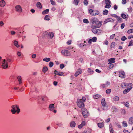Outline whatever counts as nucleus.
Wrapping results in <instances>:
<instances>
[{
	"label": "nucleus",
	"mask_w": 133,
	"mask_h": 133,
	"mask_svg": "<svg viewBox=\"0 0 133 133\" xmlns=\"http://www.w3.org/2000/svg\"><path fill=\"white\" fill-rule=\"evenodd\" d=\"M102 21H99L98 23H97L98 24H96L95 26V28H99L101 26L102 24Z\"/></svg>",
	"instance_id": "4468645a"
},
{
	"label": "nucleus",
	"mask_w": 133,
	"mask_h": 133,
	"mask_svg": "<svg viewBox=\"0 0 133 133\" xmlns=\"http://www.w3.org/2000/svg\"><path fill=\"white\" fill-rule=\"evenodd\" d=\"M128 123L129 124H133V117H131L129 119Z\"/></svg>",
	"instance_id": "393cba45"
},
{
	"label": "nucleus",
	"mask_w": 133,
	"mask_h": 133,
	"mask_svg": "<svg viewBox=\"0 0 133 133\" xmlns=\"http://www.w3.org/2000/svg\"><path fill=\"white\" fill-rule=\"evenodd\" d=\"M132 87H131L129 88H127L124 90L123 93L124 94H126L129 92L132 88Z\"/></svg>",
	"instance_id": "dca6fc26"
},
{
	"label": "nucleus",
	"mask_w": 133,
	"mask_h": 133,
	"mask_svg": "<svg viewBox=\"0 0 133 133\" xmlns=\"http://www.w3.org/2000/svg\"><path fill=\"white\" fill-rule=\"evenodd\" d=\"M92 32L95 34L97 35L100 34L102 32V31L101 30L98 29L96 28H93L91 29Z\"/></svg>",
	"instance_id": "f257e3e1"
},
{
	"label": "nucleus",
	"mask_w": 133,
	"mask_h": 133,
	"mask_svg": "<svg viewBox=\"0 0 133 133\" xmlns=\"http://www.w3.org/2000/svg\"><path fill=\"white\" fill-rule=\"evenodd\" d=\"M101 97V96L97 94L93 95V98L94 99H97L100 98Z\"/></svg>",
	"instance_id": "5701e85b"
},
{
	"label": "nucleus",
	"mask_w": 133,
	"mask_h": 133,
	"mask_svg": "<svg viewBox=\"0 0 133 133\" xmlns=\"http://www.w3.org/2000/svg\"><path fill=\"white\" fill-rule=\"evenodd\" d=\"M54 74L57 75H59V76H62L63 74V72H58L56 70L54 71Z\"/></svg>",
	"instance_id": "f3484780"
},
{
	"label": "nucleus",
	"mask_w": 133,
	"mask_h": 133,
	"mask_svg": "<svg viewBox=\"0 0 133 133\" xmlns=\"http://www.w3.org/2000/svg\"><path fill=\"white\" fill-rule=\"evenodd\" d=\"M97 125L100 128H102L104 126V123L103 122L102 123H98L97 124Z\"/></svg>",
	"instance_id": "bb28decb"
},
{
	"label": "nucleus",
	"mask_w": 133,
	"mask_h": 133,
	"mask_svg": "<svg viewBox=\"0 0 133 133\" xmlns=\"http://www.w3.org/2000/svg\"><path fill=\"white\" fill-rule=\"evenodd\" d=\"M86 46V45L85 44H84L83 43H80L79 45V46L80 47H82Z\"/></svg>",
	"instance_id": "6e6d98bb"
},
{
	"label": "nucleus",
	"mask_w": 133,
	"mask_h": 133,
	"mask_svg": "<svg viewBox=\"0 0 133 133\" xmlns=\"http://www.w3.org/2000/svg\"><path fill=\"white\" fill-rule=\"evenodd\" d=\"M108 13V11L106 10L105 9L103 10V15H106Z\"/></svg>",
	"instance_id": "c03bdc74"
},
{
	"label": "nucleus",
	"mask_w": 133,
	"mask_h": 133,
	"mask_svg": "<svg viewBox=\"0 0 133 133\" xmlns=\"http://www.w3.org/2000/svg\"><path fill=\"white\" fill-rule=\"evenodd\" d=\"M83 3L85 5H87L88 4V2L87 0H85L84 1Z\"/></svg>",
	"instance_id": "864d4df0"
},
{
	"label": "nucleus",
	"mask_w": 133,
	"mask_h": 133,
	"mask_svg": "<svg viewBox=\"0 0 133 133\" xmlns=\"http://www.w3.org/2000/svg\"><path fill=\"white\" fill-rule=\"evenodd\" d=\"M98 19L95 17L92 18L90 19V22L92 24L94 23L97 24L98 22Z\"/></svg>",
	"instance_id": "7ed1b4c3"
},
{
	"label": "nucleus",
	"mask_w": 133,
	"mask_h": 133,
	"mask_svg": "<svg viewBox=\"0 0 133 133\" xmlns=\"http://www.w3.org/2000/svg\"><path fill=\"white\" fill-rule=\"evenodd\" d=\"M127 84L125 83H122L121 85V87L123 88H127Z\"/></svg>",
	"instance_id": "4be33fe9"
},
{
	"label": "nucleus",
	"mask_w": 133,
	"mask_h": 133,
	"mask_svg": "<svg viewBox=\"0 0 133 133\" xmlns=\"http://www.w3.org/2000/svg\"><path fill=\"white\" fill-rule=\"evenodd\" d=\"M50 2L52 5H55V1H54L53 0H50Z\"/></svg>",
	"instance_id": "0e129e2a"
},
{
	"label": "nucleus",
	"mask_w": 133,
	"mask_h": 133,
	"mask_svg": "<svg viewBox=\"0 0 133 133\" xmlns=\"http://www.w3.org/2000/svg\"><path fill=\"white\" fill-rule=\"evenodd\" d=\"M88 71L90 74H92L94 72V71L90 68H88Z\"/></svg>",
	"instance_id": "c9c22d12"
},
{
	"label": "nucleus",
	"mask_w": 133,
	"mask_h": 133,
	"mask_svg": "<svg viewBox=\"0 0 133 133\" xmlns=\"http://www.w3.org/2000/svg\"><path fill=\"white\" fill-rule=\"evenodd\" d=\"M48 68L47 67H44L42 69V71L44 73H45L47 71Z\"/></svg>",
	"instance_id": "7c9ffc66"
},
{
	"label": "nucleus",
	"mask_w": 133,
	"mask_h": 133,
	"mask_svg": "<svg viewBox=\"0 0 133 133\" xmlns=\"http://www.w3.org/2000/svg\"><path fill=\"white\" fill-rule=\"evenodd\" d=\"M17 109L16 110V111L17 113H19L20 112V109L18 107V106L17 105V107H16Z\"/></svg>",
	"instance_id": "4d7b16f0"
},
{
	"label": "nucleus",
	"mask_w": 133,
	"mask_h": 133,
	"mask_svg": "<svg viewBox=\"0 0 133 133\" xmlns=\"http://www.w3.org/2000/svg\"><path fill=\"white\" fill-rule=\"evenodd\" d=\"M85 131L86 133H91V130L90 129L87 128Z\"/></svg>",
	"instance_id": "58836bf2"
},
{
	"label": "nucleus",
	"mask_w": 133,
	"mask_h": 133,
	"mask_svg": "<svg viewBox=\"0 0 133 133\" xmlns=\"http://www.w3.org/2000/svg\"><path fill=\"white\" fill-rule=\"evenodd\" d=\"M122 124L123 126L124 127H127V126L128 125L126 121H123L122 122Z\"/></svg>",
	"instance_id": "79ce46f5"
},
{
	"label": "nucleus",
	"mask_w": 133,
	"mask_h": 133,
	"mask_svg": "<svg viewBox=\"0 0 133 133\" xmlns=\"http://www.w3.org/2000/svg\"><path fill=\"white\" fill-rule=\"evenodd\" d=\"M101 103L102 105L103 106L105 107L106 105V102L105 99L104 98H103L101 101Z\"/></svg>",
	"instance_id": "b1692460"
},
{
	"label": "nucleus",
	"mask_w": 133,
	"mask_h": 133,
	"mask_svg": "<svg viewBox=\"0 0 133 133\" xmlns=\"http://www.w3.org/2000/svg\"><path fill=\"white\" fill-rule=\"evenodd\" d=\"M106 5L105 6V8H109L111 7L110 4H106Z\"/></svg>",
	"instance_id": "37998d69"
},
{
	"label": "nucleus",
	"mask_w": 133,
	"mask_h": 133,
	"mask_svg": "<svg viewBox=\"0 0 133 133\" xmlns=\"http://www.w3.org/2000/svg\"><path fill=\"white\" fill-rule=\"evenodd\" d=\"M22 78L21 77L19 76L17 77V79L19 82V84H21L22 83V82L21 80Z\"/></svg>",
	"instance_id": "a878e982"
},
{
	"label": "nucleus",
	"mask_w": 133,
	"mask_h": 133,
	"mask_svg": "<svg viewBox=\"0 0 133 133\" xmlns=\"http://www.w3.org/2000/svg\"><path fill=\"white\" fill-rule=\"evenodd\" d=\"M77 104H79V103L81 104V103H83V102L82 100V99H78L77 100Z\"/></svg>",
	"instance_id": "e433bc0d"
},
{
	"label": "nucleus",
	"mask_w": 133,
	"mask_h": 133,
	"mask_svg": "<svg viewBox=\"0 0 133 133\" xmlns=\"http://www.w3.org/2000/svg\"><path fill=\"white\" fill-rule=\"evenodd\" d=\"M111 109L113 111L117 112L118 111L117 108L115 107H112Z\"/></svg>",
	"instance_id": "4c0bfd02"
},
{
	"label": "nucleus",
	"mask_w": 133,
	"mask_h": 133,
	"mask_svg": "<svg viewBox=\"0 0 133 133\" xmlns=\"http://www.w3.org/2000/svg\"><path fill=\"white\" fill-rule=\"evenodd\" d=\"M56 124L59 127H62L63 125V124L62 122Z\"/></svg>",
	"instance_id": "69168bd1"
},
{
	"label": "nucleus",
	"mask_w": 133,
	"mask_h": 133,
	"mask_svg": "<svg viewBox=\"0 0 133 133\" xmlns=\"http://www.w3.org/2000/svg\"><path fill=\"white\" fill-rule=\"evenodd\" d=\"M119 100V98L118 97L116 96L114 97L113 98V101H118Z\"/></svg>",
	"instance_id": "2f4dec72"
},
{
	"label": "nucleus",
	"mask_w": 133,
	"mask_h": 133,
	"mask_svg": "<svg viewBox=\"0 0 133 133\" xmlns=\"http://www.w3.org/2000/svg\"><path fill=\"white\" fill-rule=\"evenodd\" d=\"M77 105L79 107L81 108H82L84 106V103H81L79 104H79H77Z\"/></svg>",
	"instance_id": "72a5a7b5"
},
{
	"label": "nucleus",
	"mask_w": 133,
	"mask_h": 133,
	"mask_svg": "<svg viewBox=\"0 0 133 133\" xmlns=\"http://www.w3.org/2000/svg\"><path fill=\"white\" fill-rule=\"evenodd\" d=\"M125 23H122L121 25V28L122 29H123L125 26Z\"/></svg>",
	"instance_id": "774afa93"
},
{
	"label": "nucleus",
	"mask_w": 133,
	"mask_h": 133,
	"mask_svg": "<svg viewBox=\"0 0 133 133\" xmlns=\"http://www.w3.org/2000/svg\"><path fill=\"white\" fill-rule=\"evenodd\" d=\"M115 42H112L111 45V48H114L115 46Z\"/></svg>",
	"instance_id": "a19ab883"
},
{
	"label": "nucleus",
	"mask_w": 133,
	"mask_h": 133,
	"mask_svg": "<svg viewBox=\"0 0 133 133\" xmlns=\"http://www.w3.org/2000/svg\"><path fill=\"white\" fill-rule=\"evenodd\" d=\"M6 5V2L4 0H1L0 1V7H4Z\"/></svg>",
	"instance_id": "9b49d317"
},
{
	"label": "nucleus",
	"mask_w": 133,
	"mask_h": 133,
	"mask_svg": "<svg viewBox=\"0 0 133 133\" xmlns=\"http://www.w3.org/2000/svg\"><path fill=\"white\" fill-rule=\"evenodd\" d=\"M82 114L84 117L85 118H86L88 115V112L87 110L82 111Z\"/></svg>",
	"instance_id": "1a4fd4ad"
},
{
	"label": "nucleus",
	"mask_w": 133,
	"mask_h": 133,
	"mask_svg": "<svg viewBox=\"0 0 133 133\" xmlns=\"http://www.w3.org/2000/svg\"><path fill=\"white\" fill-rule=\"evenodd\" d=\"M110 83L109 82L107 81L106 82V83L104 84H101L100 85V87L101 88H105L107 87L109 85H110Z\"/></svg>",
	"instance_id": "423d86ee"
},
{
	"label": "nucleus",
	"mask_w": 133,
	"mask_h": 133,
	"mask_svg": "<svg viewBox=\"0 0 133 133\" xmlns=\"http://www.w3.org/2000/svg\"><path fill=\"white\" fill-rule=\"evenodd\" d=\"M127 38L125 36H123L121 38V40L122 41H124L127 39Z\"/></svg>",
	"instance_id": "bf43d9fd"
},
{
	"label": "nucleus",
	"mask_w": 133,
	"mask_h": 133,
	"mask_svg": "<svg viewBox=\"0 0 133 133\" xmlns=\"http://www.w3.org/2000/svg\"><path fill=\"white\" fill-rule=\"evenodd\" d=\"M117 19L119 22H122V19L120 17L118 16Z\"/></svg>",
	"instance_id": "09e8293b"
},
{
	"label": "nucleus",
	"mask_w": 133,
	"mask_h": 133,
	"mask_svg": "<svg viewBox=\"0 0 133 133\" xmlns=\"http://www.w3.org/2000/svg\"><path fill=\"white\" fill-rule=\"evenodd\" d=\"M121 17L123 19H125L127 18V16L124 13H122L121 14Z\"/></svg>",
	"instance_id": "ea45409f"
},
{
	"label": "nucleus",
	"mask_w": 133,
	"mask_h": 133,
	"mask_svg": "<svg viewBox=\"0 0 133 133\" xmlns=\"http://www.w3.org/2000/svg\"><path fill=\"white\" fill-rule=\"evenodd\" d=\"M132 45H133V41L132 40L129 42L128 46H130Z\"/></svg>",
	"instance_id": "a18cd8bd"
},
{
	"label": "nucleus",
	"mask_w": 133,
	"mask_h": 133,
	"mask_svg": "<svg viewBox=\"0 0 133 133\" xmlns=\"http://www.w3.org/2000/svg\"><path fill=\"white\" fill-rule=\"evenodd\" d=\"M49 9H47L45 10L42 12V14L43 15H44L47 14L49 11Z\"/></svg>",
	"instance_id": "c756f323"
},
{
	"label": "nucleus",
	"mask_w": 133,
	"mask_h": 133,
	"mask_svg": "<svg viewBox=\"0 0 133 133\" xmlns=\"http://www.w3.org/2000/svg\"><path fill=\"white\" fill-rule=\"evenodd\" d=\"M79 2V0H74L73 4L76 5H77Z\"/></svg>",
	"instance_id": "c85d7f7f"
},
{
	"label": "nucleus",
	"mask_w": 133,
	"mask_h": 133,
	"mask_svg": "<svg viewBox=\"0 0 133 133\" xmlns=\"http://www.w3.org/2000/svg\"><path fill=\"white\" fill-rule=\"evenodd\" d=\"M105 4H110L111 3L110 0H105Z\"/></svg>",
	"instance_id": "338daca9"
},
{
	"label": "nucleus",
	"mask_w": 133,
	"mask_h": 133,
	"mask_svg": "<svg viewBox=\"0 0 133 133\" xmlns=\"http://www.w3.org/2000/svg\"><path fill=\"white\" fill-rule=\"evenodd\" d=\"M51 59L49 58H44L43 60L44 61L46 62H48L50 61Z\"/></svg>",
	"instance_id": "f704fd0d"
},
{
	"label": "nucleus",
	"mask_w": 133,
	"mask_h": 133,
	"mask_svg": "<svg viewBox=\"0 0 133 133\" xmlns=\"http://www.w3.org/2000/svg\"><path fill=\"white\" fill-rule=\"evenodd\" d=\"M15 9L16 11L18 12L21 13L22 12V8L19 5H17L15 7Z\"/></svg>",
	"instance_id": "39448f33"
},
{
	"label": "nucleus",
	"mask_w": 133,
	"mask_h": 133,
	"mask_svg": "<svg viewBox=\"0 0 133 133\" xmlns=\"http://www.w3.org/2000/svg\"><path fill=\"white\" fill-rule=\"evenodd\" d=\"M82 70L81 68H79V69H78L74 75L76 77H77L79 75L82 73Z\"/></svg>",
	"instance_id": "6e6552de"
},
{
	"label": "nucleus",
	"mask_w": 133,
	"mask_h": 133,
	"mask_svg": "<svg viewBox=\"0 0 133 133\" xmlns=\"http://www.w3.org/2000/svg\"><path fill=\"white\" fill-rule=\"evenodd\" d=\"M55 107L54 104H51L49 105V110L51 111H53L54 113H56L57 111L56 110H54Z\"/></svg>",
	"instance_id": "f03ea898"
},
{
	"label": "nucleus",
	"mask_w": 133,
	"mask_h": 133,
	"mask_svg": "<svg viewBox=\"0 0 133 133\" xmlns=\"http://www.w3.org/2000/svg\"><path fill=\"white\" fill-rule=\"evenodd\" d=\"M13 43L14 45L17 48H19L20 47V46L18 44V43L17 41L16 40H14L13 41Z\"/></svg>",
	"instance_id": "aec40b11"
},
{
	"label": "nucleus",
	"mask_w": 133,
	"mask_h": 133,
	"mask_svg": "<svg viewBox=\"0 0 133 133\" xmlns=\"http://www.w3.org/2000/svg\"><path fill=\"white\" fill-rule=\"evenodd\" d=\"M111 89H108L106 90V92L107 94H109L111 92Z\"/></svg>",
	"instance_id": "de8ad7c7"
},
{
	"label": "nucleus",
	"mask_w": 133,
	"mask_h": 133,
	"mask_svg": "<svg viewBox=\"0 0 133 133\" xmlns=\"http://www.w3.org/2000/svg\"><path fill=\"white\" fill-rule=\"evenodd\" d=\"M61 52L62 54L64 55L67 56L70 55V54L68 50H63L61 51Z\"/></svg>",
	"instance_id": "0eeeda50"
},
{
	"label": "nucleus",
	"mask_w": 133,
	"mask_h": 133,
	"mask_svg": "<svg viewBox=\"0 0 133 133\" xmlns=\"http://www.w3.org/2000/svg\"><path fill=\"white\" fill-rule=\"evenodd\" d=\"M133 32V29H130L128 30L127 33L128 34L131 33Z\"/></svg>",
	"instance_id": "603ef678"
},
{
	"label": "nucleus",
	"mask_w": 133,
	"mask_h": 133,
	"mask_svg": "<svg viewBox=\"0 0 133 133\" xmlns=\"http://www.w3.org/2000/svg\"><path fill=\"white\" fill-rule=\"evenodd\" d=\"M50 16L46 15L44 18V19L45 20H49L50 19Z\"/></svg>",
	"instance_id": "473e14b6"
},
{
	"label": "nucleus",
	"mask_w": 133,
	"mask_h": 133,
	"mask_svg": "<svg viewBox=\"0 0 133 133\" xmlns=\"http://www.w3.org/2000/svg\"><path fill=\"white\" fill-rule=\"evenodd\" d=\"M115 36V34H113L112 35H111L110 37V39H113L114 38Z\"/></svg>",
	"instance_id": "680f3d73"
},
{
	"label": "nucleus",
	"mask_w": 133,
	"mask_h": 133,
	"mask_svg": "<svg viewBox=\"0 0 133 133\" xmlns=\"http://www.w3.org/2000/svg\"><path fill=\"white\" fill-rule=\"evenodd\" d=\"M119 77L122 78H124L125 77V73L124 71H121L119 73Z\"/></svg>",
	"instance_id": "f8f14e48"
},
{
	"label": "nucleus",
	"mask_w": 133,
	"mask_h": 133,
	"mask_svg": "<svg viewBox=\"0 0 133 133\" xmlns=\"http://www.w3.org/2000/svg\"><path fill=\"white\" fill-rule=\"evenodd\" d=\"M83 22L84 23H89L88 20L86 19H84L83 20Z\"/></svg>",
	"instance_id": "5fc2aeb1"
},
{
	"label": "nucleus",
	"mask_w": 133,
	"mask_h": 133,
	"mask_svg": "<svg viewBox=\"0 0 133 133\" xmlns=\"http://www.w3.org/2000/svg\"><path fill=\"white\" fill-rule=\"evenodd\" d=\"M123 104L126 107H128L129 106V103L128 102H124Z\"/></svg>",
	"instance_id": "8fccbe9b"
},
{
	"label": "nucleus",
	"mask_w": 133,
	"mask_h": 133,
	"mask_svg": "<svg viewBox=\"0 0 133 133\" xmlns=\"http://www.w3.org/2000/svg\"><path fill=\"white\" fill-rule=\"evenodd\" d=\"M114 21V20L111 18H108L106 19L104 22V24H105L108 22L112 21Z\"/></svg>",
	"instance_id": "a211bd4d"
},
{
	"label": "nucleus",
	"mask_w": 133,
	"mask_h": 133,
	"mask_svg": "<svg viewBox=\"0 0 133 133\" xmlns=\"http://www.w3.org/2000/svg\"><path fill=\"white\" fill-rule=\"evenodd\" d=\"M17 107V105H15L12 106V109L11 110V112L13 114H14L16 112V108Z\"/></svg>",
	"instance_id": "9d476101"
},
{
	"label": "nucleus",
	"mask_w": 133,
	"mask_h": 133,
	"mask_svg": "<svg viewBox=\"0 0 133 133\" xmlns=\"http://www.w3.org/2000/svg\"><path fill=\"white\" fill-rule=\"evenodd\" d=\"M70 125L71 127H74L75 126L76 123L74 121H72L70 123Z\"/></svg>",
	"instance_id": "412c9836"
},
{
	"label": "nucleus",
	"mask_w": 133,
	"mask_h": 133,
	"mask_svg": "<svg viewBox=\"0 0 133 133\" xmlns=\"http://www.w3.org/2000/svg\"><path fill=\"white\" fill-rule=\"evenodd\" d=\"M128 11L130 12H132V8L131 7H130L129 8H128Z\"/></svg>",
	"instance_id": "13d9d810"
},
{
	"label": "nucleus",
	"mask_w": 133,
	"mask_h": 133,
	"mask_svg": "<svg viewBox=\"0 0 133 133\" xmlns=\"http://www.w3.org/2000/svg\"><path fill=\"white\" fill-rule=\"evenodd\" d=\"M53 63L52 62H50L49 64V66L51 68L53 66Z\"/></svg>",
	"instance_id": "49530a36"
},
{
	"label": "nucleus",
	"mask_w": 133,
	"mask_h": 133,
	"mask_svg": "<svg viewBox=\"0 0 133 133\" xmlns=\"http://www.w3.org/2000/svg\"><path fill=\"white\" fill-rule=\"evenodd\" d=\"M36 6L38 8L41 9L42 8V6L40 2H38L37 3Z\"/></svg>",
	"instance_id": "cd10ccee"
},
{
	"label": "nucleus",
	"mask_w": 133,
	"mask_h": 133,
	"mask_svg": "<svg viewBox=\"0 0 133 133\" xmlns=\"http://www.w3.org/2000/svg\"><path fill=\"white\" fill-rule=\"evenodd\" d=\"M91 40H92V41L93 42H95L97 40V38L96 37H93L92 39H91Z\"/></svg>",
	"instance_id": "052dcab7"
},
{
	"label": "nucleus",
	"mask_w": 133,
	"mask_h": 133,
	"mask_svg": "<svg viewBox=\"0 0 133 133\" xmlns=\"http://www.w3.org/2000/svg\"><path fill=\"white\" fill-rule=\"evenodd\" d=\"M54 33L52 32H50L48 34L47 37L49 39H52L53 37Z\"/></svg>",
	"instance_id": "ddd939ff"
},
{
	"label": "nucleus",
	"mask_w": 133,
	"mask_h": 133,
	"mask_svg": "<svg viewBox=\"0 0 133 133\" xmlns=\"http://www.w3.org/2000/svg\"><path fill=\"white\" fill-rule=\"evenodd\" d=\"M110 133H114V130L112 128H111L110 125Z\"/></svg>",
	"instance_id": "3c124183"
},
{
	"label": "nucleus",
	"mask_w": 133,
	"mask_h": 133,
	"mask_svg": "<svg viewBox=\"0 0 133 133\" xmlns=\"http://www.w3.org/2000/svg\"><path fill=\"white\" fill-rule=\"evenodd\" d=\"M48 32L47 31H45L44 32L43 34V37H45V36H46L47 35H48Z\"/></svg>",
	"instance_id": "e2e57ef3"
},
{
	"label": "nucleus",
	"mask_w": 133,
	"mask_h": 133,
	"mask_svg": "<svg viewBox=\"0 0 133 133\" xmlns=\"http://www.w3.org/2000/svg\"><path fill=\"white\" fill-rule=\"evenodd\" d=\"M115 58H110L108 60V61L109 62V64H111L112 63L115 62Z\"/></svg>",
	"instance_id": "2eb2a0df"
},
{
	"label": "nucleus",
	"mask_w": 133,
	"mask_h": 133,
	"mask_svg": "<svg viewBox=\"0 0 133 133\" xmlns=\"http://www.w3.org/2000/svg\"><path fill=\"white\" fill-rule=\"evenodd\" d=\"M85 124L86 123L85 121H83L81 122V124L78 126V127L79 128L81 129L82 128L83 126L85 125Z\"/></svg>",
	"instance_id": "6ab92c4d"
},
{
	"label": "nucleus",
	"mask_w": 133,
	"mask_h": 133,
	"mask_svg": "<svg viewBox=\"0 0 133 133\" xmlns=\"http://www.w3.org/2000/svg\"><path fill=\"white\" fill-rule=\"evenodd\" d=\"M2 66L3 69H6L8 67V63L6 60L5 59L3 60V61L2 62Z\"/></svg>",
	"instance_id": "20e7f679"
}]
</instances>
